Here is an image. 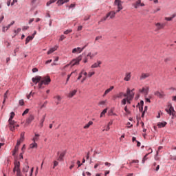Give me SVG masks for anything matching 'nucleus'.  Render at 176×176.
<instances>
[{"label": "nucleus", "instance_id": "35", "mask_svg": "<svg viewBox=\"0 0 176 176\" xmlns=\"http://www.w3.org/2000/svg\"><path fill=\"white\" fill-rule=\"evenodd\" d=\"M46 118V115L43 116V118L41 120L40 126L41 127H43V122H45V118Z\"/></svg>", "mask_w": 176, "mask_h": 176}, {"label": "nucleus", "instance_id": "57", "mask_svg": "<svg viewBox=\"0 0 176 176\" xmlns=\"http://www.w3.org/2000/svg\"><path fill=\"white\" fill-rule=\"evenodd\" d=\"M101 38H102V36H98L96 37L95 41H100V39H101Z\"/></svg>", "mask_w": 176, "mask_h": 176}, {"label": "nucleus", "instance_id": "4", "mask_svg": "<svg viewBox=\"0 0 176 176\" xmlns=\"http://www.w3.org/2000/svg\"><path fill=\"white\" fill-rule=\"evenodd\" d=\"M14 168H13V173H16V175H19V174H21V170H20V162L15 161L14 162Z\"/></svg>", "mask_w": 176, "mask_h": 176}, {"label": "nucleus", "instance_id": "24", "mask_svg": "<svg viewBox=\"0 0 176 176\" xmlns=\"http://www.w3.org/2000/svg\"><path fill=\"white\" fill-rule=\"evenodd\" d=\"M54 98L56 100V105H58V104H60V102H61V96H56L54 97Z\"/></svg>", "mask_w": 176, "mask_h": 176}, {"label": "nucleus", "instance_id": "41", "mask_svg": "<svg viewBox=\"0 0 176 176\" xmlns=\"http://www.w3.org/2000/svg\"><path fill=\"white\" fill-rule=\"evenodd\" d=\"M28 112H30V109H26L23 113H22V116H24V115H27V113H28Z\"/></svg>", "mask_w": 176, "mask_h": 176}, {"label": "nucleus", "instance_id": "37", "mask_svg": "<svg viewBox=\"0 0 176 176\" xmlns=\"http://www.w3.org/2000/svg\"><path fill=\"white\" fill-rule=\"evenodd\" d=\"M107 109H104L101 112L100 118H102V116H104V115H105V113H107Z\"/></svg>", "mask_w": 176, "mask_h": 176}, {"label": "nucleus", "instance_id": "36", "mask_svg": "<svg viewBox=\"0 0 176 176\" xmlns=\"http://www.w3.org/2000/svg\"><path fill=\"white\" fill-rule=\"evenodd\" d=\"M19 151V147H14V151H13V153H12V156H15L16 155V152H18Z\"/></svg>", "mask_w": 176, "mask_h": 176}, {"label": "nucleus", "instance_id": "20", "mask_svg": "<svg viewBox=\"0 0 176 176\" xmlns=\"http://www.w3.org/2000/svg\"><path fill=\"white\" fill-rule=\"evenodd\" d=\"M30 149H36L38 148V144L36 142H33V143L30 145Z\"/></svg>", "mask_w": 176, "mask_h": 176}, {"label": "nucleus", "instance_id": "51", "mask_svg": "<svg viewBox=\"0 0 176 176\" xmlns=\"http://www.w3.org/2000/svg\"><path fill=\"white\" fill-rule=\"evenodd\" d=\"M57 166H58V162L54 161V166H53V168L57 167Z\"/></svg>", "mask_w": 176, "mask_h": 176}, {"label": "nucleus", "instance_id": "30", "mask_svg": "<svg viewBox=\"0 0 176 176\" xmlns=\"http://www.w3.org/2000/svg\"><path fill=\"white\" fill-rule=\"evenodd\" d=\"M141 5V0H138L135 4H133V6L135 9H137L138 6Z\"/></svg>", "mask_w": 176, "mask_h": 176}, {"label": "nucleus", "instance_id": "33", "mask_svg": "<svg viewBox=\"0 0 176 176\" xmlns=\"http://www.w3.org/2000/svg\"><path fill=\"white\" fill-rule=\"evenodd\" d=\"M91 124H93L92 121H89L87 124L85 125L84 129H89Z\"/></svg>", "mask_w": 176, "mask_h": 176}, {"label": "nucleus", "instance_id": "25", "mask_svg": "<svg viewBox=\"0 0 176 176\" xmlns=\"http://www.w3.org/2000/svg\"><path fill=\"white\" fill-rule=\"evenodd\" d=\"M67 2H69V0H58L57 1L58 5H64V3H67Z\"/></svg>", "mask_w": 176, "mask_h": 176}, {"label": "nucleus", "instance_id": "61", "mask_svg": "<svg viewBox=\"0 0 176 176\" xmlns=\"http://www.w3.org/2000/svg\"><path fill=\"white\" fill-rule=\"evenodd\" d=\"M139 110L140 112H142L144 111V106H139Z\"/></svg>", "mask_w": 176, "mask_h": 176}, {"label": "nucleus", "instance_id": "46", "mask_svg": "<svg viewBox=\"0 0 176 176\" xmlns=\"http://www.w3.org/2000/svg\"><path fill=\"white\" fill-rule=\"evenodd\" d=\"M122 105H126V103L127 102V99L126 98H124L122 100Z\"/></svg>", "mask_w": 176, "mask_h": 176}, {"label": "nucleus", "instance_id": "54", "mask_svg": "<svg viewBox=\"0 0 176 176\" xmlns=\"http://www.w3.org/2000/svg\"><path fill=\"white\" fill-rule=\"evenodd\" d=\"M64 39H65V36L61 35L60 37L59 41H64Z\"/></svg>", "mask_w": 176, "mask_h": 176}, {"label": "nucleus", "instance_id": "29", "mask_svg": "<svg viewBox=\"0 0 176 176\" xmlns=\"http://www.w3.org/2000/svg\"><path fill=\"white\" fill-rule=\"evenodd\" d=\"M116 5L118 6V10L115 12L116 14V13H119V12H120V10L123 9V6H122V4H116Z\"/></svg>", "mask_w": 176, "mask_h": 176}, {"label": "nucleus", "instance_id": "16", "mask_svg": "<svg viewBox=\"0 0 176 176\" xmlns=\"http://www.w3.org/2000/svg\"><path fill=\"white\" fill-rule=\"evenodd\" d=\"M76 93H78V90L74 89L68 94L67 97H69V98H72V97H74Z\"/></svg>", "mask_w": 176, "mask_h": 176}, {"label": "nucleus", "instance_id": "38", "mask_svg": "<svg viewBox=\"0 0 176 176\" xmlns=\"http://www.w3.org/2000/svg\"><path fill=\"white\" fill-rule=\"evenodd\" d=\"M71 32H72V29H69V30H67L64 32V34L65 35H68V34H71Z\"/></svg>", "mask_w": 176, "mask_h": 176}, {"label": "nucleus", "instance_id": "1", "mask_svg": "<svg viewBox=\"0 0 176 176\" xmlns=\"http://www.w3.org/2000/svg\"><path fill=\"white\" fill-rule=\"evenodd\" d=\"M32 80L34 84L38 85V89H42L43 87V85H47L50 82H52V80L50 79V77L49 76H36V77H33L32 78Z\"/></svg>", "mask_w": 176, "mask_h": 176}, {"label": "nucleus", "instance_id": "60", "mask_svg": "<svg viewBox=\"0 0 176 176\" xmlns=\"http://www.w3.org/2000/svg\"><path fill=\"white\" fill-rule=\"evenodd\" d=\"M82 28H83V26L80 25L78 27L77 31H82Z\"/></svg>", "mask_w": 176, "mask_h": 176}, {"label": "nucleus", "instance_id": "2", "mask_svg": "<svg viewBox=\"0 0 176 176\" xmlns=\"http://www.w3.org/2000/svg\"><path fill=\"white\" fill-rule=\"evenodd\" d=\"M8 127L10 131H14L17 127H19V124L15 121H8Z\"/></svg>", "mask_w": 176, "mask_h": 176}, {"label": "nucleus", "instance_id": "62", "mask_svg": "<svg viewBox=\"0 0 176 176\" xmlns=\"http://www.w3.org/2000/svg\"><path fill=\"white\" fill-rule=\"evenodd\" d=\"M104 166H107V167H110V166H111V164L109 162H105Z\"/></svg>", "mask_w": 176, "mask_h": 176}, {"label": "nucleus", "instance_id": "55", "mask_svg": "<svg viewBox=\"0 0 176 176\" xmlns=\"http://www.w3.org/2000/svg\"><path fill=\"white\" fill-rule=\"evenodd\" d=\"M19 105H24V100L21 99L19 100Z\"/></svg>", "mask_w": 176, "mask_h": 176}, {"label": "nucleus", "instance_id": "12", "mask_svg": "<svg viewBox=\"0 0 176 176\" xmlns=\"http://www.w3.org/2000/svg\"><path fill=\"white\" fill-rule=\"evenodd\" d=\"M151 76V74L149 73H142L140 77V80H145V79L149 78Z\"/></svg>", "mask_w": 176, "mask_h": 176}, {"label": "nucleus", "instance_id": "50", "mask_svg": "<svg viewBox=\"0 0 176 176\" xmlns=\"http://www.w3.org/2000/svg\"><path fill=\"white\" fill-rule=\"evenodd\" d=\"M31 96H34V93H32V91H31L30 94L27 96L28 100H30V98H31Z\"/></svg>", "mask_w": 176, "mask_h": 176}, {"label": "nucleus", "instance_id": "8", "mask_svg": "<svg viewBox=\"0 0 176 176\" xmlns=\"http://www.w3.org/2000/svg\"><path fill=\"white\" fill-rule=\"evenodd\" d=\"M128 94H129V96H127L126 98V102H128V104H131V102L130 101H131V100L133 98H134V93H132L130 91V89L128 88Z\"/></svg>", "mask_w": 176, "mask_h": 176}, {"label": "nucleus", "instance_id": "39", "mask_svg": "<svg viewBox=\"0 0 176 176\" xmlns=\"http://www.w3.org/2000/svg\"><path fill=\"white\" fill-rule=\"evenodd\" d=\"M155 96H157V97H160V98H162V97H163V95L162 94H160V92L159 91H156L155 93Z\"/></svg>", "mask_w": 176, "mask_h": 176}, {"label": "nucleus", "instance_id": "13", "mask_svg": "<svg viewBox=\"0 0 176 176\" xmlns=\"http://www.w3.org/2000/svg\"><path fill=\"white\" fill-rule=\"evenodd\" d=\"M131 79V73L130 72L126 73L124 80H125V82H129Z\"/></svg>", "mask_w": 176, "mask_h": 176}, {"label": "nucleus", "instance_id": "44", "mask_svg": "<svg viewBox=\"0 0 176 176\" xmlns=\"http://www.w3.org/2000/svg\"><path fill=\"white\" fill-rule=\"evenodd\" d=\"M20 49L19 47H16V49L14 50V56H16V53L19 52V50Z\"/></svg>", "mask_w": 176, "mask_h": 176}, {"label": "nucleus", "instance_id": "63", "mask_svg": "<svg viewBox=\"0 0 176 176\" xmlns=\"http://www.w3.org/2000/svg\"><path fill=\"white\" fill-rule=\"evenodd\" d=\"M32 72L35 73V72H38V68L34 67L32 69Z\"/></svg>", "mask_w": 176, "mask_h": 176}, {"label": "nucleus", "instance_id": "9", "mask_svg": "<svg viewBox=\"0 0 176 176\" xmlns=\"http://www.w3.org/2000/svg\"><path fill=\"white\" fill-rule=\"evenodd\" d=\"M85 47H86V46H84V47H78L74 48V49L72 50V53H73V54H76V53H77V54L82 53V52H83V50H85Z\"/></svg>", "mask_w": 176, "mask_h": 176}, {"label": "nucleus", "instance_id": "5", "mask_svg": "<svg viewBox=\"0 0 176 176\" xmlns=\"http://www.w3.org/2000/svg\"><path fill=\"white\" fill-rule=\"evenodd\" d=\"M80 61H82V55H80L76 59H73L71 63H69V64H72V67H74V65H78L79 63H80Z\"/></svg>", "mask_w": 176, "mask_h": 176}, {"label": "nucleus", "instance_id": "7", "mask_svg": "<svg viewBox=\"0 0 176 176\" xmlns=\"http://www.w3.org/2000/svg\"><path fill=\"white\" fill-rule=\"evenodd\" d=\"M69 65L70 64H67L61 69L62 76H65V75H67V72H69L70 69H68V67H69Z\"/></svg>", "mask_w": 176, "mask_h": 176}, {"label": "nucleus", "instance_id": "22", "mask_svg": "<svg viewBox=\"0 0 176 176\" xmlns=\"http://www.w3.org/2000/svg\"><path fill=\"white\" fill-rule=\"evenodd\" d=\"M167 124L166 122H158L157 126L160 129H162V127H166V125Z\"/></svg>", "mask_w": 176, "mask_h": 176}, {"label": "nucleus", "instance_id": "58", "mask_svg": "<svg viewBox=\"0 0 176 176\" xmlns=\"http://www.w3.org/2000/svg\"><path fill=\"white\" fill-rule=\"evenodd\" d=\"M140 161L138 160H133L131 163L130 165H131V163H139Z\"/></svg>", "mask_w": 176, "mask_h": 176}, {"label": "nucleus", "instance_id": "6", "mask_svg": "<svg viewBox=\"0 0 176 176\" xmlns=\"http://www.w3.org/2000/svg\"><path fill=\"white\" fill-rule=\"evenodd\" d=\"M166 111L168 115H173L174 116L175 111H174V107L171 105V104L168 105V108L166 109Z\"/></svg>", "mask_w": 176, "mask_h": 176}, {"label": "nucleus", "instance_id": "42", "mask_svg": "<svg viewBox=\"0 0 176 176\" xmlns=\"http://www.w3.org/2000/svg\"><path fill=\"white\" fill-rule=\"evenodd\" d=\"M75 74V72H72L70 74H68L67 75V80H66V82H68V80H69V78H71V76H72V74Z\"/></svg>", "mask_w": 176, "mask_h": 176}, {"label": "nucleus", "instance_id": "31", "mask_svg": "<svg viewBox=\"0 0 176 176\" xmlns=\"http://www.w3.org/2000/svg\"><path fill=\"white\" fill-rule=\"evenodd\" d=\"M64 156H65V151L62 152L60 154L59 157L58 158V160H63V159H64Z\"/></svg>", "mask_w": 176, "mask_h": 176}, {"label": "nucleus", "instance_id": "19", "mask_svg": "<svg viewBox=\"0 0 176 176\" xmlns=\"http://www.w3.org/2000/svg\"><path fill=\"white\" fill-rule=\"evenodd\" d=\"M102 64L101 61L98 60L97 63H94L91 66V68H98L100 67V65Z\"/></svg>", "mask_w": 176, "mask_h": 176}, {"label": "nucleus", "instance_id": "43", "mask_svg": "<svg viewBox=\"0 0 176 176\" xmlns=\"http://www.w3.org/2000/svg\"><path fill=\"white\" fill-rule=\"evenodd\" d=\"M115 5H122V1L120 0H115Z\"/></svg>", "mask_w": 176, "mask_h": 176}, {"label": "nucleus", "instance_id": "32", "mask_svg": "<svg viewBox=\"0 0 176 176\" xmlns=\"http://www.w3.org/2000/svg\"><path fill=\"white\" fill-rule=\"evenodd\" d=\"M14 112H11L10 113V117L8 120V122H13V118H14Z\"/></svg>", "mask_w": 176, "mask_h": 176}, {"label": "nucleus", "instance_id": "18", "mask_svg": "<svg viewBox=\"0 0 176 176\" xmlns=\"http://www.w3.org/2000/svg\"><path fill=\"white\" fill-rule=\"evenodd\" d=\"M175 17H176V14H173L170 17H165L164 20L166 21H173V19H175Z\"/></svg>", "mask_w": 176, "mask_h": 176}, {"label": "nucleus", "instance_id": "14", "mask_svg": "<svg viewBox=\"0 0 176 176\" xmlns=\"http://www.w3.org/2000/svg\"><path fill=\"white\" fill-rule=\"evenodd\" d=\"M139 91L146 96L148 94V91H149V87H143L142 89H139Z\"/></svg>", "mask_w": 176, "mask_h": 176}, {"label": "nucleus", "instance_id": "26", "mask_svg": "<svg viewBox=\"0 0 176 176\" xmlns=\"http://www.w3.org/2000/svg\"><path fill=\"white\" fill-rule=\"evenodd\" d=\"M32 39H34V36H28L25 40V45H28L30 43V41H32Z\"/></svg>", "mask_w": 176, "mask_h": 176}, {"label": "nucleus", "instance_id": "53", "mask_svg": "<svg viewBox=\"0 0 176 176\" xmlns=\"http://www.w3.org/2000/svg\"><path fill=\"white\" fill-rule=\"evenodd\" d=\"M21 144V142L20 140H17L16 145L15 146V147L19 148Z\"/></svg>", "mask_w": 176, "mask_h": 176}, {"label": "nucleus", "instance_id": "17", "mask_svg": "<svg viewBox=\"0 0 176 176\" xmlns=\"http://www.w3.org/2000/svg\"><path fill=\"white\" fill-rule=\"evenodd\" d=\"M113 89H115V87H113V86L110 87V88L107 89L104 91V93L102 97H105V96H107V94H109V93H111V91L113 90Z\"/></svg>", "mask_w": 176, "mask_h": 176}, {"label": "nucleus", "instance_id": "27", "mask_svg": "<svg viewBox=\"0 0 176 176\" xmlns=\"http://www.w3.org/2000/svg\"><path fill=\"white\" fill-rule=\"evenodd\" d=\"M25 133H24V132H22L21 133V137H20V139L19 140V141H20L21 142H23L24 141V140H25Z\"/></svg>", "mask_w": 176, "mask_h": 176}, {"label": "nucleus", "instance_id": "47", "mask_svg": "<svg viewBox=\"0 0 176 176\" xmlns=\"http://www.w3.org/2000/svg\"><path fill=\"white\" fill-rule=\"evenodd\" d=\"M122 97H126V98L129 97V89L126 90V94L123 93Z\"/></svg>", "mask_w": 176, "mask_h": 176}, {"label": "nucleus", "instance_id": "52", "mask_svg": "<svg viewBox=\"0 0 176 176\" xmlns=\"http://www.w3.org/2000/svg\"><path fill=\"white\" fill-rule=\"evenodd\" d=\"M94 74H96L94 72L88 73L89 78H91L92 75H94Z\"/></svg>", "mask_w": 176, "mask_h": 176}, {"label": "nucleus", "instance_id": "64", "mask_svg": "<svg viewBox=\"0 0 176 176\" xmlns=\"http://www.w3.org/2000/svg\"><path fill=\"white\" fill-rule=\"evenodd\" d=\"M28 28H30V27L24 26L22 30H23V31H25V30H28Z\"/></svg>", "mask_w": 176, "mask_h": 176}, {"label": "nucleus", "instance_id": "28", "mask_svg": "<svg viewBox=\"0 0 176 176\" xmlns=\"http://www.w3.org/2000/svg\"><path fill=\"white\" fill-rule=\"evenodd\" d=\"M41 136L40 134H35L34 137L32 139L33 142H36V141H38L39 140V137Z\"/></svg>", "mask_w": 176, "mask_h": 176}, {"label": "nucleus", "instance_id": "45", "mask_svg": "<svg viewBox=\"0 0 176 176\" xmlns=\"http://www.w3.org/2000/svg\"><path fill=\"white\" fill-rule=\"evenodd\" d=\"M105 104H107V100H106L100 101L99 102V105H105Z\"/></svg>", "mask_w": 176, "mask_h": 176}, {"label": "nucleus", "instance_id": "11", "mask_svg": "<svg viewBox=\"0 0 176 176\" xmlns=\"http://www.w3.org/2000/svg\"><path fill=\"white\" fill-rule=\"evenodd\" d=\"M28 171H30V166L28 164H25L23 169H22V173L25 174V176L28 175Z\"/></svg>", "mask_w": 176, "mask_h": 176}, {"label": "nucleus", "instance_id": "3", "mask_svg": "<svg viewBox=\"0 0 176 176\" xmlns=\"http://www.w3.org/2000/svg\"><path fill=\"white\" fill-rule=\"evenodd\" d=\"M115 16H116V12L115 11H111L107 14V15L102 18V21H105L107 19H115Z\"/></svg>", "mask_w": 176, "mask_h": 176}, {"label": "nucleus", "instance_id": "56", "mask_svg": "<svg viewBox=\"0 0 176 176\" xmlns=\"http://www.w3.org/2000/svg\"><path fill=\"white\" fill-rule=\"evenodd\" d=\"M139 107H144V100H141L140 103H138Z\"/></svg>", "mask_w": 176, "mask_h": 176}, {"label": "nucleus", "instance_id": "49", "mask_svg": "<svg viewBox=\"0 0 176 176\" xmlns=\"http://www.w3.org/2000/svg\"><path fill=\"white\" fill-rule=\"evenodd\" d=\"M34 173V168H31L30 171L29 172V176H32Z\"/></svg>", "mask_w": 176, "mask_h": 176}, {"label": "nucleus", "instance_id": "21", "mask_svg": "<svg viewBox=\"0 0 176 176\" xmlns=\"http://www.w3.org/2000/svg\"><path fill=\"white\" fill-rule=\"evenodd\" d=\"M58 47L55 46L51 49H50V50L47 52V54H52V53H54V52H56V50H57Z\"/></svg>", "mask_w": 176, "mask_h": 176}, {"label": "nucleus", "instance_id": "59", "mask_svg": "<svg viewBox=\"0 0 176 176\" xmlns=\"http://www.w3.org/2000/svg\"><path fill=\"white\" fill-rule=\"evenodd\" d=\"M124 111H125V112L126 113H130V111H129V109H127V106H126L125 107H124Z\"/></svg>", "mask_w": 176, "mask_h": 176}, {"label": "nucleus", "instance_id": "23", "mask_svg": "<svg viewBox=\"0 0 176 176\" xmlns=\"http://www.w3.org/2000/svg\"><path fill=\"white\" fill-rule=\"evenodd\" d=\"M34 116L30 115L28 118L26 120V123H28V124H30V123H31V122H32V120H34Z\"/></svg>", "mask_w": 176, "mask_h": 176}, {"label": "nucleus", "instance_id": "34", "mask_svg": "<svg viewBox=\"0 0 176 176\" xmlns=\"http://www.w3.org/2000/svg\"><path fill=\"white\" fill-rule=\"evenodd\" d=\"M123 97V92H120L118 94H117L114 98H122Z\"/></svg>", "mask_w": 176, "mask_h": 176}, {"label": "nucleus", "instance_id": "40", "mask_svg": "<svg viewBox=\"0 0 176 176\" xmlns=\"http://www.w3.org/2000/svg\"><path fill=\"white\" fill-rule=\"evenodd\" d=\"M148 155H149V153H147V154H146L145 155V156L143 157V160H142V162L144 164V163H145V160H147V157H148Z\"/></svg>", "mask_w": 176, "mask_h": 176}, {"label": "nucleus", "instance_id": "48", "mask_svg": "<svg viewBox=\"0 0 176 176\" xmlns=\"http://www.w3.org/2000/svg\"><path fill=\"white\" fill-rule=\"evenodd\" d=\"M8 93H9V90H7L6 92L4 94L3 98H5V100H6V98H8Z\"/></svg>", "mask_w": 176, "mask_h": 176}, {"label": "nucleus", "instance_id": "15", "mask_svg": "<svg viewBox=\"0 0 176 176\" xmlns=\"http://www.w3.org/2000/svg\"><path fill=\"white\" fill-rule=\"evenodd\" d=\"M97 54H98V52H89L88 54L87 55V57H89V58L93 59L94 58V57H96V56H97Z\"/></svg>", "mask_w": 176, "mask_h": 176}, {"label": "nucleus", "instance_id": "10", "mask_svg": "<svg viewBox=\"0 0 176 176\" xmlns=\"http://www.w3.org/2000/svg\"><path fill=\"white\" fill-rule=\"evenodd\" d=\"M155 25L156 27L157 31H160V30H163V28L166 27V24L162 23H155Z\"/></svg>", "mask_w": 176, "mask_h": 176}]
</instances>
